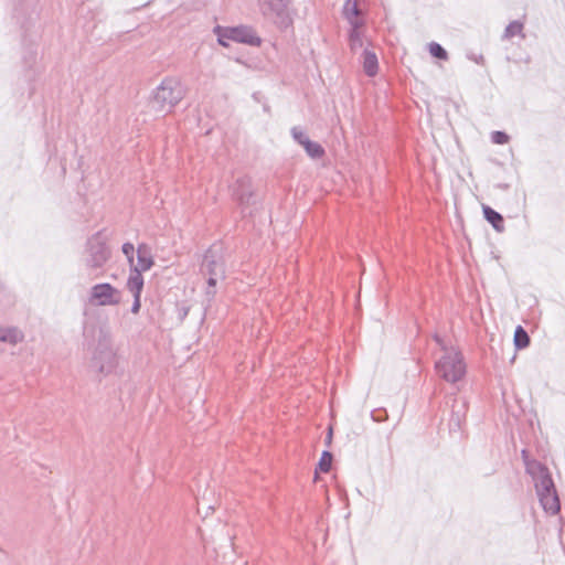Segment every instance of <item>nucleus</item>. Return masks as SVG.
Instances as JSON below:
<instances>
[{
    "label": "nucleus",
    "instance_id": "f257e3e1",
    "mask_svg": "<svg viewBox=\"0 0 565 565\" xmlns=\"http://www.w3.org/2000/svg\"><path fill=\"white\" fill-rule=\"evenodd\" d=\"M522 455L526 472L533 478L542 508L548 514H556L561 509V504L547 468L536 460H529L525 450L522 451Z\"/></svg>",
    "mask_w": 565,
    "mask_h": 565
},
{
    "label": "nucleus",
    "instance_id": "f03ea898",
    "mask_svg": "<svg viewBox=\"0 0 565 565\" xmlns=\"http://www.w3.org/2000/svg\"><path fill=\"white\" fill-rule=\"evenodd\" d=\"M434 340L443 351L441 356L435 363L437 374L452 384L462 380L466 375L467 366L459 349L438 334L434 335Z\"/></svg>",
    "mask_w": 565,
    "mask_h": 565
},
{
    "label": "nucleus",
    "instance_id": "7ed1b4c3",
    "mask_svg": "<svg viewBox=\"0 0 565 565\" xmlns=\"http://www.w3.org/2000/svg\"><path fill=\"white\" fill-rule=\"evenodd\" d=\"M185 96L179 78L166 77L152 93V103L160 113H170Z\"/></svg>",
    "mask_w": 565,
    "mask_h": 565
},
{
    "label": "nucleus",
    "instance_id": "20e7f679",
    "mask_svg": "<svg viewBox=\"0 0 565 565\" xmlns=\"http://www.w3.org/2000/svg\"><path fill=\"white\" fill-rule=\"evenodd\" d=\"M95 367L104 375L116 374L121 371L120 355L113 344L107 341H99L93 355Z\"/></svg>",
    "mask_w": 565,
    "mask_h": 565
},
{
    "label": "nucleus",
    "instance_id": "39448f33",
    "mask_svg": "<svg viewBox=\"0 0 565 565\" xmlns=\"http://www.w3.org/2000/svg\"><path fill=\"white\" fill-rule=\"evenodd\" d=\"M121 301V291L110 284L102 282L92 286L88 292V303L95 307L117 306Z\"/></svg>",
    "mask_w": 565,
    "mask_h": 565
},
{
    "label": "nucleus",
    "instance_id": "423d86ee",
    "mask_svg": "<svg viewBox=\"0 0 565 565\" xmlns=\"http://www.w3.org/2000/svg\"><path fill=\"white\" fill-rule=\"evenodd\" d=\"M202 271L207 276L206 294L213 297L215 295V286L225 278L224 264L212 250H209L203 259Z\"/></svg>",
    "mask_w": 565,
    "mask_h": 565
},
{
    "label": "nucleus",
    "instance_id": "0eeeda50",
    "mask_svg": "<svg viewBox=\"0 0 565 565\" xmlns=\"http://www.w3.org/2000/svg\"><path fill=\"white\" fill-rule=\"evenodd\" d=\"M109 249L105 243L98 238H93L88 242V255L86 264L90 268L102 267L109 258Z\"/></svg>",
    "mask_w": 565,
    "mask_h": 565
},
{
    "label": "nucleus",
    "instance_id": "6e6552de",
    "mask_svg": "<svg viewBox=\"0 0 565 565\" xmlns=\"http://www.w3.org/2000/svg\"><path fill=\"white\" fill-rule=\"evenodd\" d=\"M230 34L232 35V41L234 42L245 43L249 45L260 44L259 38L250 28L247 26L231 28Z\"/></svg>",
    "mask_w": 565,
    "mask_h": 565
},
{
    "label": "nucleus",
    "instance_id": "1a4fd4ad",
    "mask_svg": "<svg viewBox=\"0 0 565 565\" xmlns=\"http://www.w3.org/2000/svg\"><path fill=\"white\" fill-rule=\"evenodd\" d=\"M153 265L152 256L150 249L146 245H139L137 249V264L134 266L132 270H138L139 273L149 270Z\"/></svg>",
    "mask_w": 565,
    "mask_h": 565
},
{
    "label": "nucleus",
    "instance_id": "9d476101",
    "mask_svg": "<svg viewBox=\"0 0 565 565\" xmlns=\"http://www.w3.org/2000/svg\"><path fill=\"white\" fill-rule=\"evenodd\" d=\"M343 13L351 26H363V20L360 19V10L355 0H347Z\"/></svg>",
    "mask_w": 565,
    "mask_h": 565
},
{
    "label": "nucleus",
    "instance_id": "9b49d317",
    "mask_svg": "<svg viewBox=\"0 0 565 565\" xmlns=\"http://www.w3.org/2000/svg\"><path fill=\"white\" fill-rule=\"evenodd\" d=\"M24 339L23 332L17 327L3 328L0 327V342L15 345Z\"/></svg>",
    "mask_w": 565,
    "mask_h": 565
},
{
    "label": "nucleus",
    "instance_id": "f8f14e48",
    "mask_svg": "<svg viewBox=\"0 0 565 565\" xmlns=\"http://www.w3.org/2000/svg\"><path fill=\"white\" fill-rule=\"evenodd\" d=\"M143 288V278L141 273L138 270H131L128 280H127V289L132 294V296L141 295Z\"/></svg>",
    "mask_w": 565,
    "mask_h": 565
},
{
    "label": "nucleus",
    "instance_id": "ddd939ff",
    "mask_svg": "<svg viewBox=\"0 0 565 565\" xmlns=\"http://www.w3.org/2000/svg\"><path fill=\"white\" fill-rule=\"evenodd\" d=\"M363 70L369 76H374L377 73V57L367 49L363 52Z\"/></svg>",
    "mask_w": 565,
    "mask_h": 565
},
{
    "label": "nucleus",
    "instance_id": "4468645a",
    "mask_svg": "<svg viewBox=\"0 0 565 565\" xmlns=\"http://www.w3.org/2000/svg\"><path fill=\"white\" fill-rule=\"evenodd\" d=\"M483 214H484V217L486 220L492 224V226L498 231V232H502L504 230V226H503V218L502 216L495 212L494 210H492L491 207L489 206H484L483 207Z\"/></svg>",
    "mask_w": 565,
    "mask_h": 565
},
{
    "label": "nucleus",
    "instance_id": "2eb2a0df",
    "mask_svg": "<svg viewBox=\"0 0 565 565\" xmlns=\"http://www.w3.org/2000/svg\"><path fill=\"white\" fill-rule=\"evenodd\" d=\"M362 26H351L350 31V46L351 50L355 51L363 46V36L361 32Z\"/></svg>",
    "mask_w": 565,
    "mask_h": 565
},
{
    "label": "nucleus",
    "instance_id": "dca6fc26",
    "mask_svg": "<svg viewBox=\"0 0 565 565\" xmlns=\"http://www.w3.org/2000/svg\"><path fill=\"white\" fill-rule=\"evenodd\" d=\"M514 35H521L522 38L525 36L523 34V23L520 21H512L508 24L503 33V39H511Z\"/></svg>",
    "mask_w": 565,
    "mask_h": 565
},
{
    "label": "nucleus",
    "instance_id": "f3484780",
    "mask_svg": "<svg viewBox=\"0 0 565 565\" xmlns=\"http://www.w3.org/2000/svg\"><path fill=\"white\" fill-rule=\"evenodd\" d=\"M302 147L305 148L308 156L313 159L321 158L324 153L323 148L319 143L311 140L306 141Z\"/></svg>",
    "mask_w": 565,
    "mask_h": 565
},
{
    "label": "nucleus",
    "instance_id": "a211bd4d",
    "mask_svg": "<svg viewBox=\"0 0 565 565\" xmlns=\"http://www.w3.org/2000/svg\"><path fill=\"white\" fill-rule=\"evenodd\" d=\"M530 338L522 327H518L514 332V344L518 349H524L529 345Z\"/></svg>",
    "mask_w": 565,
    "mask_h": 565
},
{
    "label": "nucleus",
    "instance_id": "6ab92c4d",
    "mask_svg": "<svg viewBox=\"0 0 565 565\" xmlns=\"http://www.w3.org/2000/svg\"><path fill=\"white\" fill-rule=\"evenodd\" d=\"M231 28L216 26L214 32L217 35V41L222 46L228 47L232 35L230 34Z\"/></svg>",
    "mask_w": 565,
    "mask_h": 565
},
{
    "label": "nucleus",
    "instance_id": "aec40b11",
    "mask_svg": "<svg viewBox=\"0 0 565 565\" xmlns=\"http://www.w3.org/2000/svg\"><path fill=\"white\" fill-rule=\"evenodd\" d=\"M332 455L329 451H323L318 462V469L322 472H328L331 469Z\"/></svg>",
    "mask_w": 565,
    "mask_h": 565
},
{
    "label": "nucleus",
    "instance_id": "412c9836",
    "mask_svg": "<svg viewBox=\"0 0 565 565\" xmlns=\"http://www.w3.org/2000/svg\"><path fill=\"white\" fill-rule=\"evenodd\" d=\"M429 53L440 60L447 58V52L436 42L429 44Z\"/></svg>",
    "mask_w": 565,
    "mask_h": 565
},
{
    "label": "nucleus",
    "instance_id": "4be33fe9",
    "mask_svg": "<svg viewBox=\"0 0 565 565\" xmlns=\"http://www.w3.org/2000/svg\"><path fill=\"white\" fill-rule=\"evenodd\" d=\"M291 135L294 139L301 146H303L306 141L310 140L307 134L299 127H294L291 129Z\"/></svg>",
    "mask_w": 565,
    "mask_h": 565
},
{
    "label": "nucleus",
    "instance_id": "5701e85b",
    "mask_svg": "<svg viewBox=\"0 0 565 565\" xmlns=\"http://www.w3.org/2000/svg\"><path fill=\"white\" fill-rule=\"evenodd\" d=\"M491 140L497 145H504L509 141V136L503 131H493L491 135Z\"/></svg>",
    "mask_w": 565,
    "mask_h": 565
},
{
    "label": "nucleus",
    "instance_id": "b1692460",
    "mask_svg": "<svg viewBox=\"0 0 565 565\" xmlns=\"http://www.w3.org/2000/svg\"><path fill=\"white\" fill-rule=\"evenodd\" d=\"M122 253L127 256L130 265H132L134 264V253H135L134 245L131 243H125L122 245Z\"/></svg>",
    "mask_w": 565,
    "mask_h": 565
},
{
    "label": "nucleus",
    "instance_id": "393cba45",
    "mask_svg": "<svg viewBox=\"0 0 565 565\" xmlns=\"http://www.w3.org/2000/svg\"><path fill=\"white\" fill-rule=\"evenodd\" d=\"M263 4H268L270 11H279L281 8V0H260Z\"/></svg>",
    "mask_w": 565,
    "mask_h": 565
},
{
    "label": "nucleus",
    "instance_id": "a878e982",
    "mask_svg": "<svg viewBox=\"0 0 565 565\" xmlns=\"http://www.w3.org/2000/svg\"><path fill=\"white\" fill-rule=\"evenodd\" d=\"M140 296L141 295L134 296V302L131 306V312L134 315H137L140 311V307H141Z\"/></svg>",
    "mask_w": 565,
    "mask_h": 565
},
{
    "label": "nucleus",
    "instance_id": "bb28decb",
    "mask_svg": "<svg viewBox=\"0 0 565 565\" xmlns=\"http://www.w3.org/2000/svg\"><path fill=\"white\" fill-rule=\"evenodd\" d=\"M237 200H238L241 203H244V202H245V196H244V194H237Z\"/></svg>",
    "mask_w": 565,
    "mask_h": 565
},
{
    "label": "nucleus",
    "instance_id": "cd10ccee",
    "mask_svg": "<svg viewBox=\"0 0 565 565\" xmlns=\"http://www.w3.org/2000/svg\"><path fill=\"white\" fill-rule=\"evenodd\" d=\"M331 437H332V429L329 428V433H328V436H327L328 443H330Z\"/></svg>",
    "mask_w": 565,
    "mask_h": 565
}]
</instances>
